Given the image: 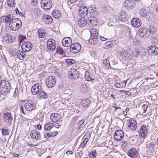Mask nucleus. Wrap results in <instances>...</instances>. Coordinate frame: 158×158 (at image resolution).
<instances>
[{"label": "nucleus", "instance_id": "obj_21", "mask_svg": "<svg viewBox=\"0 0 158 158\" xmlns=\"http://www.w3.org/2000/svg\"><path fill=\"white\" fill-rule=\"evenodd\" d=\"M14 19L13 16L11 14L2 16L1 18L2 21L7 23H10Z\"/></svg>", "mask_w": 158, "mask_h": 158}, {"label": "nucleus", "instance_id": "obj_45", "mask_svg": "<svg viewBox=\"0 0 158 158\" xmlns=\"http://www.w3.org/2000/svg\"><path fill=\"white\" fill-rule=\"evenodd\" d=\"M133 3V1L130 0H127L124 2V5L126 7L130 6Z\"/></svg>", "mask_w": 158, "mask_h": 158}, {"label": "nucleus", "instance_id": "obj_53", "mask_svg": "<svg viewBox=\"0 0 158 158\" xmlns=\"http://www.w3.org/2000/svg\"><path fill=\"white\" fill-rule=\"evenodd\" d=\"M85 79L86 80L88 81H91V82H93L94 80V79L93 78H91L90 76L89 77H88L87 78H85Z\"/></svg>", "mask_w": 158, "mask_h": 158}, {"label": "nucleus", "instance_id": "obj_14", "mask_svg": "<svg viewBox=\"0 0 158 158\" xmlns=\"http://www.w3.org/2000/svg\"><path fill=\"white\" fill-rule=\"evenodd\" d=\"M42 89L41 85L39 83H37L34 85L31 89V92L33 95L38 94Z\"/></svg>", "mask_w": 158, "mask_h": 158}, {"label": "nucleus", "instance_id": "obj_41", "mask_svg": "<svg viewBox=\"0 0 158 158\" xmlns=\"http://www.w3.org/2000/svg\"><path fill=\"white\" fill-rule=\"evenodd\" d=\"M66 62L68 64L71 65L75 63V61L71 59H67L65 60Z\"/></svg>", "mask_w": 158, "mask_h": 158}, {"label": "nucleus", "instance_id": "obj_39", "mask_svg": "<svg viewBox=\"0 0 158 158\" xmlns=\"http://www.w3.org/2000/svg\"><path fill=\"white\" fill-rule=\"evenodd\" d=\"M56 53L62 55V56H64L65 53L63 50L60 47H57Z\"/></svg>", "mask_w": 158, "mask_h": 158}, {"label": "nucleus", "instance_id": "obj_47", "mask_svg": "<svg viewBox=\"0 0 158 158\" xmlns=\"http://www.w3.org/2000/svg\"><path fill=\"white\" fill-rule=\"evenodd\" d=\"M7 4L10 6L11 7L14 6L15 4L14 2L10 1H7Z\"/></svg>", "mask_w": 158, "mask_h": 158}, {"label": "nucleus", "instance_id": "obj_4", "mask_svg": "<svg viewBox=\"0 0 158 158\" xmlns=\"http://www.w3.org/2000/svg\"><path fill=\"white\" fill-rule=\"evenodd\" d=\"M98 23V19L97 18L94 16L90 17L85 19L86 25L91 27L96 26Z\"/></svg>", "mask_w": 158, "mask_h": 158}, {"label": "nucleus", "instance_id": "obj_13", "mask_svg": "<svg viewBox=\"0 0 158 158\" xmlns=\"http://www.w3.org/2000/svg\"><path fill=\"white\" fill-rule=\"evenodd\" d=\"M128 122L127 128L133 131H135L137 128L136 121L131 119H129L128 120Z\"/></svg>", "mask_w": 158, "mask_h": 158}, {"label": "nucleus", "instance_id": "obj_10", "mask_svg": "<svg viewBox=\"0 0 158 158\" xmlns=\"http://www.w3.org/2000/svg\"><path fill=\"white\" fill-rule=\"evenodd\" d=\"M50 118L53 122L56 124H59L62 121L60 115L56 113L52 114L50 116Z\"/></svg>", "mask_w": 158, "mask_h": 158}, {"label": "nucleus", "instance_id": "obj_34", "mask_svg": "<svg viewBox=\"0 0 158 158\" xmlns=\"http://www.w3.org/2000/svg\"><path fill=\"white\" fill-rule=\"evenodd\" d=\"M149 14V12L147 11L144 8H142L140 12L141 16L143 17H146Z\"/></svg>", "mask_w": 158, "mask_h": 158}, {"label": "nucleus", "instance_id": "obj_51", "mask_svg": "<svg viewBox=\"0 0 158 158\" xmlns=\"http://www.w3.org/2000/svg\"><path fill=\"white\" fill-rule=\"evenodd\" d=\"M148 106L146 105H143L142 106V108L143 110V113H145L146 111Z\"/></svg>", "mask_w": 158, "mask_h": 158}, {"label": "nucleus", "instance_id": "obj_42", "mask_svg": "<svg viewBox=\"0 0 158 158\" xmlns=\"http://www.w3.org/2000/svg\"><path fill=\"white\" fill-rule=\"evenodd\" d=\"M79 15L81 17H84L88 13V12L86 11H83L79 10Z\"/></svg>", "mask_w": 158, "mask_h": 158}, {"label": "nucleus", "instance_id": "obj_58", "mask_svg": "<svg viewBox=\"0 0 158 158\" xmlns=\"http://www.w3.org/2000/svg\"><path fill=\"white\" fill-rule=\"evenodd\" d=\"M40 12L39 10L35 8L34 9V13L35 15H37Z\"/></svg>", "mask_w": 158, "mask_h": 158}, {"label": "nucleus", "instance_id": "obj_9", "mask_svg": "<svg viewBox=\"0 0 158 158\" xmlns=\"http://www.w3.org/2000/svg\"><path fill=\"white\" fill-rule=\"evenodd\" d=\"M48 49L50 51H53L56 48V44L54 40L53 39H49L47 43Z\"/></svg>", "mask_w": 158, "mask_h": 158}, {"label": "nucleus", "instance_id": "obj_3", "mask_svg": "<svg viewBox=\"0 0 158 158\" xmlns=\"http://www.w3.org/2000/svg\"><path fill=\"white\" fill-rule=\"evenodd\" d=\"M148 125L143 124L138 131L139 135V137L143 138H145L148 132Z\"/></svg>", "mask_w": 158, "mask_h": 158}, {"label": "nucleus", "instance_id": "obj_18", "mask_svg": "<svg viewBox=\"0 0 158 158\" xmlns=\"http://www.w3.org/2000/svg\"><path fill=\"white\" fill-rule=\"evenodd\" d=\"M127 155L131 158H136L139 156V154L136 149L133 148L129 150Z\"/></svg>", "mask_w": 158, "mask_h": 158}, {"label": "nucleus", "instance_id": "obj_40", "mask_svg": "<svg viewBox=\"0 0 158 158\" xmlns=\"http://www.w3.org/2000/svg\"><path fill=\"white\" fill-rule=\"evenodd\" d=\"M26 39V37L22 35H20L18 37V40L20 44H21Z\"/></svg>", "mask_w": 158, "mask_h": 158}, {"label": "nucleus", "instance_id": "obj_7", "mask_svg": "<svg viewBox=\"0 0 158 158\" xmlns=\"http://www.w3.org/2000/svg\"><path fill=\"white\" fill-rule=\"evenodd\" d=\"M41 5L42 7L44 9L48 10L52 7V3L51 0H42Z\"/></svg>", "mask_w": 158, "mask_h": 158}, {"label": "nucleus", "instance_id": "obj_55", "mask_svg": "<svg viewBox=\"0 0 158 158\" xmlns=\"http://www.w3.org/2000/svg\"><path fill=\"white\" fill-rule=\"evenodd\" d=\"M50 133L51 135H52V137L55 136L58 134V132L57 131H54L52 132H50Z\"/></svg>", "mask_w": 158, "mask_h": 158}, {"label": "nucleus", "instance_id": "obj_26", "mask_svg": "<svg viewBox=\"0 0 158 158\" xmlns=\"http://www.w3.org/2000/svg\"><path fill=\"white\" fill-rule=\"evenodd\" d=\"M21 50H19L16 52L17 57L21 60H23L26 57V53Z\"/></svg>", "mask_w": 158, "mask_h": 158}, {"label": "nucleus", "instance_id": "obj_36", "mask_svg": "<svg viewBox=\"0 0 158 158\" xmlns=\"http://www.w3.org/2000/svg\"><path fill=\"white\" fill-rule=\"evenodd\" d=\"M2 135L3 136H8L10 134L9 130L6 128H1Z\"/></svg>", "mask_w": 158, "mask_h": 158}, {"label": "nucleus", "instance_id": "obj_2", "mask_svg": "<svg viewBox=\"0 0 158 158\" xmlns=\"http://www.w3.org/2000/svg\"><path fill=\"white\" fill-rule=\"evenodd\" d=\"M91 37L89 41L91 44H94L98 40V33L96 29H91L90 30Z\"/></svg>", "mask_w": 158, "mask_h": 158}, {"label": "nucleus", "instance_id": "obj_8", "mask_svg": "<svg viewBox=\"0 0 158 158\" xmlns=\"http://www.w3.org/2000/svg\"><path fill=\"white\" fill-rule=\"evenodd\" d=\"M124 137L123 132L121 130H116L114 133V137L116 141H120Z\"/></svg>", "mask_w": 158, "mask_h": 158}, {"label": "nucleus", "instance_id": "obj_63", "mask_svg": "<svg viewBox=\"0 0 158 158\" xmlns=\"http://www.w3.org/2000/svg\"><path fill=\"white\" fill-rule=\"evenodd\" d=\"M42 127L41 125L38 124L37 126V129L38 130H40L41 129Z\"/></svg>", "mask_w": 158, "mask_h": 158}, {"label": "nucleus", "instance_id": "obj_33", "mask_svg": "<svg viewBox=\"0 0 158 158\" xmlns=\"http://www.w3.org/2000/svg\"><path fill=\"white\" fill-rule=\"evenodd\" d=\"M78 24L80 27H83L86 25L85 19L84 17L79 19L78 21Z\"/></svg>", "mask_w": 158, "mask_h": 158}, {"label": "nucleus", "instance_id": "obj_6", "mask_svg": "<svg viewBox=\"0 0 158 158\" xmlns=\"http://www.w3.org/2000/svg\"><path fill=\"white\" fill-rule=\"evenodd\" d=\"M0 87L3 88V90L5 94L6 95L10 92V86L8 81H7L2 80Z\"/></svg>", "mask_w": 158, "mask_h": 158}, {"label": "nucleus", "instance_id": "obj_57", "mask_svg": "<svg viewBox=\"0 0 158 158\" xmlns=\"http://www.w3.org/2000/svg\"><path fill=\"white\" fill-rule=\"evenodd\" d=\"M114 86L116 88H121V85H120V83H116L114 85Z\"/></svg>", "mask_w": 158, "mask_h": 158}, {"label": "nucleus", "instance_id": "obj_31", "mask_svg": "<svg viewBox=\"0 0 158 158\" xmlns=\"http://www.w3.org/2000/svg\"><path fill=\"white\" fill-rule=\"evenodd\" d=\"M146 147L150 151H152L154 150V146L155 145L153 142H151L150 143H146Z\"/></svg>", "mask_w": 158, "mask_h": 158}, {"label": "nucleus", "instance_id": "obj_5", "mask_svg": "<svg viewBox=\"0 0 158 158\" xmlns=\"http://www.w3.org/2000/svg\"><path fill=\"white\" fill-rule=\"evenodd\" d=\"M56 83V80L54 77L49 76L46 80L45 84L47 87L52 88Z\"/></svg>", "mask_w": 158, "mask_h": 158}, {"label": "nucleus", "instance_id": "obj_54", "mask_svg": "<svg viewBox=\"0 0 158 158\" xmlns=\"http://www.w3.org/2000/svg\"><path fill=\"white\" fill-rule=\"evenodd\" d=\"M128 35L129 39L130 40V41H132L133 40V38L132 37L131 34V32L130 31H129L128 34Z\"/></svg>", "mask_w": 158, "mask_h": 158}, {"label": "nucleus", "instance_id": "obj_29", "mask_svg": "<svg viewBox=\"0 0 158 158\" xmlns=\"http://www.w3.org/2000/svg\"><path fill=\"white\" fill-rule=\"evenodd\" d=\"M90 102L89 99H85L81 101V103L83 107H88L89 106Z\"/></svg>", "mask_w": 158, "mask_h": 158}, {"label": "nucleus", "instance_id": "obj_11", "mask_svg": "<svg viewBox=\"0 0 158 158\" xmlns=\"http://www.w3.org/2000/svg\"><path fill=\"white\" fill-rule=\"evenodd\" d=\"M4 121L8 126L11 125L12 122L13 117L10 113H5L3 115Z\"/></svg>", "mask_w": 158, "mask_h": 158}, {"label": "nucleus", "instance_id": "obj_32", "mask_svg": "<svg viewBox=\"0 0 158 158\" xmlns=\"http://www.w3.org/2000/svg\"><path fill=\"white\" fill-rule=\"evenodd\" d=\"M136 53L141 56H144L146 54V51L143 48H139L136 49Z\"/></svg>", "mask_w": 158, "mask_h": 158}, {"label": "nucleus", "instance_id": "obj_43", "mask_svg": "<svg viewBox=\"0 0 158 158\" xmlns=\"http://www.w3.org/2000/svg\"><path fill=\"white\" fill-rule=\"evenodd\" d=\"M149 30L150 33H154L156 31V29L152 25H151L149 27Z\"/></svg>", "mask_w": 158, "mask_h": 158}, {"label": "nucleus", "instance_id": "obj_27", "mask_svg": "<svg viewBox=\"0 0 158 158\" xmlns=\"http://www.w3.org/2000/svg\"><path fill=\"white\" fill-rule=\"evenodd\" d=\"M120 54L123 56L124 57L125 59H127L128 58H130V55L129 54L128 49L123 48Z\"/></svg>", "mask_w": 158, "mask_h": 158}, {"label": "nucleus", "instance_id": "obj_52", "mask_svg": "<svg viewBox=\"0 0 158 158\" xmlns=\"http://www.w3.org/2000/svg\"><path fill=\"white\" fill-rule=\"evenodd\" d=\"M81 10H83V11H86L88 12V9L87 7L85 6H81L80 9Z\"/></svg>", "mask_w": 158, "mask_h": 158}, {"label": "nucleus", "instance_id": "obj_19", "mask_svg": "<svg viewBox=\"0 0 158 158\" xmlns=\"http://www.w3.org/2000/svg\"><path fill=\"white\" fill-rule=\"evenodd\" d=\"M42 19L44 23L47 24H51L53 21L52 17L46 14H44L43 16Z\"/></svg>", "mask_w": 158, "mask_h": 158}, {"label": "nucleus", "instance_id": "obj_24", "mask_svg": "<svg viewBox=\"0 0 158 158\" xmlns=\"http://www.w3.org/2000/svg\"><path fill=\"white\" fill-rule=\"evenodd\" d=\"M31 138L34 139L39 140L41 139V136L40 132L37 131L35 130H32L31 133Z\"/></svg>", "mask_w": 158, "mask_h": 158}, {"label": "nucleus", "instance_id": "obj_60", "mask_svg": "<svg viewBox=\"0 0 158 158\" xmlns=\"http://www.w3.org/2000/svg\"><path fill=\"white\" fill-rule=\"evenodd\" d=\"M89 74L88 72L86 71L85 75V78H87L88 77H89Z\"/></svg>", "mask_w": 158, "mask_h": 158}, {"label": "nucleus", "instance_id": "obj_1", "mask_svg": "<svg viewBox=\"0 0 158 158\" xmlns=\"http://www.w3.org/2000/svg\"><path fill=\"white\" fill-rule=\"evenodd\" d=\"M22 25V22L19 18L14 19L9 24L10 29L13 31H16L19 29Z\"/></svg>", "mask_w": 158, "mask_h": 158}, {"label": "nucleus", "instance_id": "obj_25", "mask_svg": "<svg viewBox=\"0 0 158 158\" xmlns=\"http://www.w3.org/2000/svg\"><path fill=\"white\" fill-rule=\"evenodd\" d=\"M149 31L145 28H142L139 30V34L141 36L146 38L149 35Z\"/></svg>", "mask_w": 158, "mask_h": 158}, {"label": "nucleus", "instance_id": "obj_23", "mask_svg": "<svg viewBox=\"0 0 158 158\" xmlns=\"http://www.w3.org/2000/svg\"><path fill=\"white\" fill-rule=\"evenodd\" d=\"M131 23L133 27H138L141 26V21L139 19L135 18L131 20Z\"/></svg>", "mask_w": 158, "mask_h": 158}, {"label": "nucleus", "instance_id": "obj_44", "mask_svg": "<svg viewBox=\"0 0 158 158\" xmlns=\"http://www.w3.org/2000/svg\"><path fill=\"white\" fill-rule=\"evenodd\" d=\"M96 153V150H94L89 155V158H95Z\"/></svg>", "mask_w": 158, "mask_h": 158}, {"label": "nucleus", "instance_id": "obj_30", "mask_svg": "<svg viewBox=\"0 0 158 158\" xmlns=\"http://www.w3.org/2000/svg\"><path fill=\"white\" fill-rule=\"evenodd\" d=\"M38 35L40 38H44L46 36V33L45 31L42 29H39L38 30Z\"/></svg>", "mask_w": 158, "mask_h": 158}, {"label": "nucleus", "instance_id": "obj_16", "mask_svg": "<svg viewBox=\"0 0 158 158\" xmlns=\"http://www.w3.org/2000/svg\"><path fill=\"white\" fill-rule=\"evenodd\" d=\"M68 75L70 78L76 79L79 77V74L76 70L71 69L68 73Z\"/></svg>", "mask_w": 158, "mask_h": 158}, {"label": "nucleus", "instance_id": "obj_59", "mask_svg": "<svg viewBox=\"0 0 158 158\" xmlns=\"http://www.w3.org/2000/svg\"><path fill=\"white\" fill-rule=\"evenodd\" d=\"M37 0H33L31 1V3L34 6H35L37 2Z\"/></svg>", "mask_w": 158, "mask_h": 158}, {"label": "nucleus", "instance_id": "obj_15", "mask_svg": "<svg viewBox=\"0 0 158 158\" xmlns=\"http://www.w3.org/2000/svg\"><path fill=\"white\" fill-rule=\"evenodd\" d=\"M24 107L27 110L29 111H31L36 108L35 105L31 101L25 102L24 104Z\"/></svg>", "mask_w": 158, "mask_h": 158}, {"label": "nucleus", "instance_id": "obj_17", "mask_svg": "<svg viewBox=\"0 0 158 158\" xmlns=\"http://www.w3.org/2000/svg\"><path fill=\"white\" fill-rule=\"evenodd\" d=\"M21 47L23 52H28L31 49L32 45L30 42H26L22 44Z\"/></svg>", "mask_w": 158, "mask_h": 158}, {"label": "nucleus", "instance_id": "obj_49", "mask_svg": "<svg viewBox=\"0 0 158 158\" xmlns=\"http://www.w3.org/2000/svg\"><path fill=\"white\" fill-rule=\"evenodd\" d=\"M51 137H52V135H51L50 132L44 134V137L46 139H48Z\"/></svg>", "mask_w": 158, "mask_h": 158}, {"label": "nucleus", "instance_id": "obj_61", "mask_svg": "<svg viewBox=\"0 0 158 158\" xmlns=\"http://www.w3.org/2000/svg\"><path fill=\"white\" fill-rule=\"evenodd\" d=\"M20 110L21 112L23 113L24 114H25V113L24 112L23 110V106H21L20 107Z\"/></svg>", "mask_w": 158, "mask_h": 158}, {"label": "nucleus", "instance_id": "obj_50", "mask_svg": "<svg viewBox=\"0 0 158 158\" xmlns=\"http://www.w3.org/2000/svg\"><path fill=\"white\" fill-rule=\"evenodd\" d=\"M59 12L58 10H55L53 12L52 14L55 16L57 15V17H60V14H59Z\"/></svg>", "mask_w": 158, "mask_h": 158}, {"label": "nucleus", "instance_id": "obj_28", "mask_svg": "<svg viewBox=\"0 0 158 158\" xmlns=\"http://www.w3.org/2000/svg\"><path fill=\"white\" fill-rule=\"evenodd\" d=\"M37 96L38 98L40 99H46L48 98L47 94L44 92L42 89L38 94Z\"/></svg>", "mask_w": 158, "mask_h": 158}, {"label": "nucleus", "instance_id": "obj_35", "mask_svg": "<svg viewBox=\"0 0 158 158\" xmlns=\"http://www.w3.org/2000/svg\"><path fill=\"white\" fill-rule=\"evenodd\" d=\"M53 127V123H49L47 124H45L44 129L45 130L49 131Z\"/></svg>", "mask_w": 158, "mask_h": 158}, {"label": "nucleus", "instance_id": "obj_48", "mask_svg": "<svg viewBox=\"0 0 158 158\" xmlns=\"http://www.w3.org/2000/svg\"><path fill=\"white\" fill-rule=\"evenodd\" d=\"M120 83V85H121V88H123L126 86L127 81H123Z\"/></svg>", "mask_w": 158, "mask_h": 158}, {"label": "nucleus", "instance_id": "obj_64", "mask_svg": "<svg viewBox=\"0 0 158 158\" xmlns=\"http://www.w3.org/2000/svg\"><path fill=\"white\" fill-rule=\"evenodd\" d=\"M100 40H102V41H105L107 39L106 38H104L102 36H100Z\"/></svg>", "mask_w": 158, "mask_h": 158}, {"label": "nucleus", "instance_id": "obj_37", "mask_svg": "<svg viewBox=\"0 0 158 158\" xmlns=\"http://www.w3.org/2000/svg\"><path fill=\"white\" fill-rule=\"evenodd\" d=\"M110 57H107L105 60H104L103 64L105 66V67L107 69L110 67V63L109 61Z\"/></svg>", "mask_w": 158, "mask_h": 158}, {"label": "nucleus", "instance_id": "obj_22", "mask_svg": "<svg viewBox=\"0 0 158 158\" xmlns=\"http://www.w3.org/2000/svg\"><path fill=\"white\" fill-rule=\"evenodd\" d=\"M148 52L150 55H155L158 53V48L156 46H151L148 47Z\"/></svg>", "mask_w": 158, "mask_h": 158}, {"label": "nucleus", "instance_id": "obj_20", "mask_svg": "<svg viewBox=\"0 0 158 158\" xmlns=\"http://www.w3.org/2000/svg\"><path fill=\"white\" fill-rule=\"evenodd\" d=\"M72 40L70 37H66L64 38L62 40V45L65 47H69L72 44Z\"/></svg>", "mask_w": 158, "mask_h": 158}, {"label": "nucleus", "instance_id": "obj_56", "mask_svg": "<svg viewBox=\"0 0 158 158\" xmlns=\"http://www.w3.org/2000/svg\"><path fill=\"white\" fill-rule=\"evenodd\" d=\"M120 92H125V94L128 95H130L131 94V93L128 91H126L125 90H121L119 91Z\"/></svg>", "mask_w": 158, "mask_h": 158}, {"label": "nucleus", "instance_id": "obj_62", "mask_svg": "<svg viewBox=\"0 0 158 158\" xmlns=\"http://www.w3.org/2000/svg\"><path fill=\"white\" fill-rule=\"evenodd\" d=\"M66 154L67 155H69V154H73V152L71 151H67L66 152Z\"/></svg>", "mask_w": 158, "mask_h": 158}, {"label": "nucleus", "instance_id": "obj_46", "mask_svg": "<svg viewBox=\"0 0 158 158\" xmlns=\"http://www.w3.org/2000/svg\"><path fill=\"white\" fill-rule=\"evenodd\" d=\"M152 40L153 43L155 44H158V39L156 36H153L152 38Z\"/></svg>", "mask_w": 158, "mask_h": 158}, {"label": "nucleus", "instance_id": "obj_12", "mask_svg": "<svg viewBox=\"0 0 158 158\" xmlns=\"http://www.w3.org/2000/svg\"><path fill=\"white\" fill-rule=\"evenodd\" d=\"M81 49V45L77 43L72 44L70 47V50L72 52L76 53L79 52Z\"/></svg>", "mask_w": 158, "mask_h": 158}, {"label": "nucleus", "instance_id": "obj_38", "mask_svg": "<svg viewBox=\"0 0 158 158\" xmlns=\"http://www.w3.org/2000/svg\"><path fill=\"white\" fill-rule=\"evenodd\" d=\"M89 141V139L87 138H85L82 142L81 143L80 145L79 146V148L83 149L84 147L85 146L87 143Z\"/></svg>", "mask_w": 158, "mask_h": 158}]
</instances>
